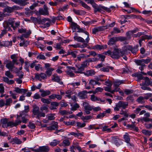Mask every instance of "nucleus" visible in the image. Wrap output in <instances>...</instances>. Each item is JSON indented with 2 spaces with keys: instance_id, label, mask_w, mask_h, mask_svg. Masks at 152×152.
<instances>
[{
  "instance_id": "obj_1",
  "label": "nucleus",
  "mask_w": 152,
  "mask_h": 152,
  "mask_svg": "<svg viewBox=\"0 0 152 152\" xmlns=\"http://www.w3.org/2000/svg\"><path fill=\"white\" fill-rule=\"evenodd\" d=\"M15 21L14 19L10 18L8 20L5 21L3 23V26L4 28L9 31H12L11 27H12L14 30H15L20 25V22H17L15 23V26L14 24Z\"/></svg>"
},
{
  "instance_id": "obj_2",
  "label": "nucleus",
  "mask_w": 152,
  "mask_h": 152,
  "mask_svg": "<svg viewBox=\"0 0 152 152\" xmlns=\"http://www.w3.org/2000/svg\"><path fill=\"white\" fill-rule=\"evenodd\" d=\"M123 51L119 48H115L114 50L111 52L110 50L104 52L103 54L110 56L112 58L117 59L120 57V55L123 54Z\"/></svg>"
},
{
  "instance_id": "obj_3",
  "label": "nucleus",
  "mask_w": 152,
  "mask_h": 152,
  "mask_svg": "<svg viewBox=\"0 0 152 152\" xmlns=\"http://www.w3.org/2000/svg\"><path fill=\"white\" fill-rule=\"evenodd\" d=\"M32 114L31 116L33 118L36 117L39 119L40 117H45V113L39 110V107L36 105L33 106Z\"/></svg>"
},
{
  "instance_id": "obj_4",
  "label": "nucleus",
  "mask_w": 152,
  "mask_h": 152,
  "mask_svg": "<svg viewBox=\"0 0 152 152\" xmlns=\"http://www.w3.org/2000/svg\"><path fill=\"white\" fill-rule=\"evenodd\" d=\"M128 106V104L127 102L119 101L115 104V106L114 109L115 111H118L120 108H122L123 109H125Z\"/></svg>"
},
{
  "instance_id": "obj_5",
  "label": "nucleus",
  "mask_w": 152,
  "mask_h": 152,
  "mask_svg": "<svg viewBox=\"0 0 152 152\" xmlns=\"http://www.w3.org/2000/svg\"><path fill=\"white\" fill-rule=\"evenodd\" d=\"M31 150L36 152H48L50 150V148L48 146H39L38 148L35 149L31 148Z\"/></svg>"
},
{
  "instance_id": "obj_6",
  "label": "nucleus",
  "mask_w": 152,
  "mask_h": 152,
  "mask_svg": "<svg viewBox=\"0 0 152 152\" xmlns=\"http://www.w3.org/2000/svg\"><path fill=\"white\" fill-rule=\"evenodd\" d=\"M23 115L26 116L28 115L27 114V113L24 110L20 112L19 115H17L16 119L15 120V121L18 125L20 124L21 123L22 121L20 120V117H22Z\"/></svg>"
},
{
  "instance_id": "obj_7",
  "label": "nucleus",
  "mask_w": 152,
  "mask_h": 152,
  "mask_svg": "<svg viewBox=\"0 0 152 152\" xmlns=\"http://www.w3.org/2000/svg\"><path fill=\"white\" fill-rule=\"evenodd\" d=\"M94 8V13H96L97 12H101L102 11V6L101 5H98L96 4L94 1L91 5Z\"/></svg>"
},
{
  "instance_id": "obj_8",
  "label": "nucleus",
  "mask_w": 152,
  "mask_h": 152,
  "mask_svg": "<svg viewBox=\"0 0 152 152\" xmlns=\"http://www.w3.org/2000/svg\"><path fill=\"white\" fill-rule=\"evenodd\" d=\"M52 80L58 83L60 85H63V82L61 81L59 76L56 74H54L52 76Z\"/></svg>"
},
{
  "instance_id": "obj_9",
  "label": "nucleus",
  "mask_w": 152,
  "mask_h": 152,
  "mask_svg": "<svg viewBox=\"0 0 152 152\" xmlns=\"http://www.w3.org/2000/svg\"><path fill=\"white\" fill-rule=\"evenodd\" d=\"M39 12L41 15H48L49 14L48 8L45 5L44 6V9L40 8L39 10Z\"/></svg>"
},
{
  "instance_id": "obj_10",
  "label": "nucleus",
  "mask_w": 152,
  "mask_h": 152,
  "mask_svg": "<svg viewBox=\"0 0 152 152\" xmlns=\"http://www.w3.org/2000/svg\"><path fill=\"white\" fill-rule=\"evenodd\" d=\"M107 26H99L95 28L92 29V33L95 34L96 33L99 31H102L104 29H107V27L105 28Z\"/></svg>"
},
{
  "instance_id": "obj_11",
  "label": "nucleus",
  "mask_w": 152,
  "mask_h": 152,
  "mask_svg": "<svg viewBox=\"0 0 152 152\" xmlns=\"http://www.w3.org/2000/svg\"><path fill=\"white\" fill-rule=\"evenodd\" d=\"M138 31V29H135L133 30H131L128 31L126 33V38L127 39H130L131 38V36H133V34L136 33Z\"/></svg>"
},
{
  "instance_id": "obj_12",
  "label": "nucleus",
  "mask_w": 152,
  "mask_h": 152,
  "mask_svg": "<svg viewBox=\"0 0 152 152\" xmlns=\"http://www.w3.org/2000/svg\"><path fill=\"white\" fill-rule=\"evenodd\" d=\"M138 46L136 45L133 48L130 46H127L126 47V49L131 51V52L133 54H135L136 52L138 50Z\"/></svg>"
},
{
  "instance_id": "obj_13",
  "label": "nucleus",
  "mask_w": 152,
  "mask_h": 152,
  "mask_svg": "<svg viewBox=\"0 0 152 152\" xmlns=\"http://www.w3.org/2000/svg\"><path fill=\"white\" fill-rule=\"evenodd\" d=\"M144 116L145 117H142L140 119V121H144L145 122L149 121L150 119H151L149 118V117H150V113H146V112L144 114Z\"/></svg>"
},
{
  "instance_id": "obj_14",
  "label": "nucleus",
  "mask_w": 152,
  "mask_h": 152,
  "mask_svg": "<svg viewBox=\"0 0 152 152\" xmlns=\"http://www.w3.org/2000/svg\"><path fill=\"white\" fill-rule=\"evenodd\" d=\"M18 125L15 121H9L7 124H2V126L4 128L7 127L8 126L13 127L16 126Z\"/></svg>"
},
{
  "instance_id": "obj_15",
  "label": "nucleus",
  "mask_w": 152,
  "mask_h": 152,
  "mask_svg": "<svg viewBox=\"0 0 152 152\" xmlns=\"http://www.w3.org/2000/svg\"><path fill=\"white\" fill-rule=\"evenodd\" d=\"M90 99L93 102L97 101L99 103L102 102L103 103H104L105 102V100H102L100 98H98L93 94L91 95Z\"/></svg>"
},
{
  "instance_id": "obj_16",
  "label": "nucleus",
  "mask_w": 152,
  "mask_h": 152,
  "mask_svg": "<svg viewBox=\"0 0 152 152\" xmlns=\"http://www.w3.org/2000/svg\"><path fill=\"white\" fill-rule=\"evenodd\" d=\"M99 80V78H97L96 80L92 79H91L89 80V84L93 86L96 85H99L100 83L98 82Z\"/></svg>"
},
{
  "instance_id": "obj_17",
  "label": "nucleus",
  "mask_w": 152,
  "mask_h": 152,
  "mask_svg": "<svg viewBox=\"0 0 152 152\" xmlns=\"http://www.w3.org/2000/svg\"><path fill=\"white\" fill-rule=\"evenodd\" d=\"M124 31L123 29L120 30L118 28L115 27L113 28V30L110 33L111 35H113L114 34H117L121 32L123 33Z\"/></svg>"
},
{
  "instance_id": "obj_18",
  "label": "nucleus",
  "mask_w": 152,
  "mask_h": 152,
  "mask_svg": "<svg viewBox=\"0 0 152 152\" xmlns=\"http://www.w3.org/2000/svg\"><path fill=\"white\" fill-rule=\"evenodd\" d=\"M76 66L77 69H76V71H75V73L80 74L83 73L84 72H83L84 71V69L81 65L80 66V65H76Z\"/></svg>"
},
{
  "instance_id": "obj_19",
  "label": "nucleus",
  "mask_w": 152,
  "mask_h": 152,
  "mask_svg": "<svg viewBox=\"0 0 152 152\" xmlns=\"http://www.w3.org/2000/svg\"><path fill=\"white\" fill-rule=\"evenodd\" d=\"M87 91L86 90L83 91L78 93L79 97L82 99H84L87 98Z\"/></svg>"
},
{
  "instance_id": "obj_20",
  "label": "nucleus",
  "mask_w": 152,
  "mask_h": 152,
  "mask_svg": "<svg viewBox=\"0 0 152 152\" xmlns=\"http://www.w3.org/2000/svg\"><path fill=\"white\" fill-rule=\"evenodd\" d=\"M117 41H118L117 37H113L110 39L107 44L110 45H112L114 44Z\"/></svg>"
},
{
  "instance_id": "obj_21",
  "label": "nucleus",
  "mask_w": 152,
  "mask_h": 152,
  "mask_svg": "<svg viewBox=\"0 0 152 152\" xmlns=\"http://www.w3.org/2000/svg\"><path fill=\"white\" fill-rule=\"evenodd\" d=\"M58 123L57 122H55L53 124L47 127V129L49 130H54L57 129L58 127Z\"/></svg>"
},
{
  "instance_id": "obj_22",
  "label": "nucleus",
  "mask_w": 152,
  "mask_h": 152,
  "mask_svg": "<svg viewBox=\"0 0 152 152\" xmlns=\"http://www.w3.org/2000/svg\"><path fill=\"white\" fill-rule=\"evenodd\" d=\"M107 48V45H96L94 46L92 48L93 49H97L99 50H101L106 49Z\"/></svg>"
},
{
  "instance_id": "obj_23",
  "label": "nucleus",
  "mask_w": 152,
  "mask_h": 152,
  "mask_svg": "<svg viewBox=\"0 0 152 152\" xmlns=\"http://www.w3.org/2000/svg\"><path fill=\"white\" fill-rule=\"evenodd\" d=\"M77 132L76 133L71 132L69 133V134H68L69 135H72L74 136L75 137H78L79 136H83L84 133L82 132L81 133H80L78 132L79 131L78 130H76Z\"/></svg>"
},
{
  "instance_id": "obj_24",
  "label": "nucleus",
  "mask_w": 152,
  "mask_h": 152,
  "mask_svg": "<svg viewBox=\"0 0 152 152\" xmlns=\"http://www.w3.org/2000/svg\"><path fill=\"white\" fill-rule=\"evenodd\" d=\"M75 34L76 36H75L74 37V38L75 40H76L78 42H80L83 43L84 42H85L84 39L83 38L77 36V34L76 33H75Z\"/></svg>"
},
{
  "instance_id": "obj_25",
  "label": "nucleus",
  "mask_w": 152,
  "mask_h": 152,
  "mask_svg": "<svg viewBox=\"0 0 152 152\" xmlns=\"http://www.w3.org/2000/svg\"><path fill=\"white\" fill-rule=\"evenodd\" d=\"M83 106L85 110H92L93 107H91L88 103L86 102H84L83 103Z\"/></svg>"
},
{
  "instance_id": "obj_26",
  "label": "nucleus",
  "mask_w": 152,
  "mask_h": 152,
  "mask_svg": "<svg viewBox=\"0 0 152 152\" xmlns=\"http://www.w3.org/2000/svg\"><path fill=\"white\" fill-rule=\"evenodd\" d=\"M114 68L113 67L107 66H106L105 67H103L100 69L101 71L104 72H109L110 69L111 70H113Z\"/></svg>"
},
{
  "instance_id": "obj_27",
  "label": "nucleus",
  "mask_w": 152,
  "mask_h": 152,
  "mask_svg": "<svg viewBox=\"0 0 152 152\" xmlns=\"http://www.w3.org/2000/svg\"><path fill=\"white\" fill-rule=\"evenodd\" d=\"M6 67L12 71L13 68L14 67V64H13L11 61H8L6 64Z\"/></svg>"
},
{
  "instance_id": "obj_28",
  "label": "nucleus",
  "mask_w": 152,
  "mask_h": 152,
  "mask_svg": "<svg viewBox=\"0 0 152 152\" xmlns=\"http://www.w3.org/2000/svg\"><path fill=\"white\" fill-rule=\"evenodd\" d=\"M124 80H116L113 82V85L114 86L119 87V86L121 84L124 83Z\"/></svg>"
},
{
  "instance_id": "obj_29",
  "label": "nucleus",
  "mask_w": 152,
  "mask_h": 152,
  "mask_svg": "<svg viewBox=\"0 0 152 152\" xmlns=\"http://www.w3.org/2000/svg\"><path fill=\"white\" fill-rule=\"evenodd\" d=\"M40 92L42 93L41 94V96L43 97H45L47 95H49L50 94V92L49 90L47 91H41L40 90Z\"/></svg>"
},
{
  "instance_id": "obj_30",
  "label": "nucleus",
  "mask_w": 152,
  "mask_h": 152,
  "mask_svg": "<svg viewBox=\"0 0 152 152\" xmlns=\"http://www.w3.org/2000/svg\"><path fill=\"white\" fill-rule=\"evenodd\" d=\"M71 26L72 29L73 30V32L76 31V28L78 27L77 24L74 22H72L71 23Z\"/></svg>"
},
{
  "instance_id": "obj_31",
  "label": "nucleus",
  "mask_w": 152,
  "mask_h": 152,
  "mask_svg": "<svg viewBox=\"0 0 152 152\" xmlns=\"http://www.w3.org/2000/svg\"><path fill=\"white\" fill-rule=\"evenodd\" d=\"M54 70V69L51 68H47L45 73L48 76H50L52 74V72Z\"/></svg>"
},
{
  "instance_id": "obj_32",
  "label": "nucleus",
  "mask_w": 152,
  "mask_h": 152,
  "mask_svg": "<svg viewBox=\"0 0 152 152\" xmlns=\"http://www.w3.org/2000/svg\"><path fill=\"white\" fill-rule=\"evenodd\" d=\"M136 101L139 103L143 104L145 102V99L143 96H140L136 99Z\"/></svg>"
},
{
  "instance_id": "obj_33",
  "label": "nucleus",
  "mask_w": 152,
  "mask_h": 152,
  "mask_svg": "<svg viewBox=\"0 0 152 152\" xmlns=\"http://www.w3.org/2000/svg\"><path fill=\"white\" fill-rule=\"evenodd\" d=\"M83 74L86 75L87 76H92L95 74L94 71L93 70H88L86 72H84Z\"/></svg>"
},
{
  "instance_id": "obj_34",
  "label": "nucleus",
  "mask_w": 152,
  "mask_h": 152,
  "mask_svg": "<svg viewBox=\"0 0 152 152\" xmlns=\"http://www.w3.org/2000/svg\"><path fill=\"white\" fill-rule=\"evenodd\" d=\"M143 59L137 60L134 61L135 63L138 66H145L143 62Z\"/></svg>"
},
{
  "instance_id": "obj_35",
  "label": "nucleus",
  "mask_w": 152,
  "mask_h": 152,
  "mask_svg": "<svg viewBox=\"0 0 152 152\" xmlns=\"http://www.w3.org/2000/svg\"><path fill=\"white\" fill-rule=\"evenodd\" d=\"M141 37V39L142 41L145 39H152V35H143Z\"/></svg>"
},
{
  "instance_id": "obj_36",
  "label": "nucleus",
  "mask_w": 152,
  "mask_h": 152,
  "mask_svg": "<svg viewBox=\"0 0 152 152\" xmlns=\"http://www.w3.org/2000/svg\"><path fill=\"white\" fill-rule=\"evenodd\" d=\"M140 86H141V88L144 90H147L148 91H151V89L147 87V86L145 84V83H142L140 84Z\"/></svg>"
},
{
  "instance_id": "obj_37",
  "label": "nucleus",
  "mask_w": 152,
  "mask_h": 152,
  "mask_svg": "<svg viewBox=\"0 0 152 152\" xmlns=\"http://www.w3.org/2000/svg\"><path fill=\"white\" fill-rule=\"evenodd\" d=\"M105 58V56L104 55H102L100 54L97 55V57H96L97 61H98L99 59L101 58V61H104V59Z\"/></svg>"
},
{
  "instance_id": "obj_38",
  "label": "nucleus",
  "mask_w": 152,
  "mask_h": 152,
  "mask_svg": "<svg viewBox=\"0 0 152 152\" xmlns=\"http://www.w3.org/2000/svg\"><path fill=\"white\" fill-rule=\"evenodd\" d=\"M124 138L126 142L127 143H129L130 141V138L127 133H126V134L124 135Z\"/></svg>"
},
{
  "instance_id": "obj_39",
  "label": "nucleus",
  "mask_w": 152,
  "mask_h": 152,
  "mask_svg": "<svg viewBox=\"0 0 152 152\" xmlns=\"http://www.w3.org/2000/svg\"><path fill=\"white\" fill-rule=\"evenodd\" d=\"M65 97L68 98L69 99L71 98V95L72 94V92L70 90H69L66 91L65 93Z\"/></svg>"
},
{
  "instance_id": "obj_40",
  "label": "nucleus",
  "mask_w": 152,
  "mask_h": 152,
  "mask_svg": "<svg viewBox=\"0 0 152 152\" xmlns=\"http://www.w3.org/2000/svg\"><path fill=\"white\" fill-rule=\"evenodd\" d=\"M59 142V141L55 139L53 140V141L50 143V145L52 146H54L58 144Z\"/></svg>"
},
{
  "instance_id": "obj_41",
  "label": "nucleus",
  "mask_w": 152,
  "mask_h": 152,
  "mask_svg": "<svg viewBox=\"0 0 152 152\" xmlns=\"http://www.w3.org/2000/svg\"><path fill=\"white\" fill-rule=\"evenodd\" d=\"M80 3L81 4L82 6L87 9L90 10H91V7L88 6L83 1H80Z\"/></svg>"
},
{
  "instance_id": "obj_42",
  "label": "nucleus",
  "mask_w": 152,
  "mask_h": 152,
  "mask_svg": "<svg viewBox=\"0 0 152 152\" xmlns=\"http://www.w3.org/2000/svg\"><path fill=\"white\" fill-rule=\"evenodd\" d=\"M142 132L143 134L146 136H150L151 134V131L148 130L143 129L142 130Z\"/></svg>"
},
{
  "instance_id": "obj_43",
  "label": "nucleus",
  "mask_w": 152,
  "mask_h": 152,
  "mask_svg": "<svg viewBox=\"0 0 152 152\" xmlns=\"http://www.w3.org/2000/svg\"><path fill=\"white\" fill-rule=\"evenodd\" d=\"M5 75L10 78L13 77V75L10 72V71H6L5 72Z\"/></svg>"
},
{
  "instance_id": "obj_44",
  "label": "nucleus",
  "mask_w": 152,
  "mask_h": 152,
  "mask_svg": "<svg viewBox=\"0 0 152 152\" xmlns=\"http://www.w3.org/2000/svg\"><path fill=\"white\" fill-rule=\"evenodd\" d=\"M12 142H13V143H15L18 144H20L22 142L17 137H15L13 139Z\"/></svg>"
},
{
  "instance_id": "obj_45",
  "label": "nucleus",
  "mask_w": 152,
  "mask_h": 152,
  "mask_svg": "<svg viewBox=\"0 0 152 152\" xmlns=\"http://www.w3.org/2000/svg\"><path fill=\"white\" fill-rule=\"evenodd\" d=\"M71 106H72L71 108V110L72 111H75L77 110V109L78 108L79 106L77 103H75L73 106L72 104Z\"/></svg>"
},
{
  "instance_id": "obj_46",
  "label": "nucleus",
  "mask_w": 152,
  "mask_h": 152,
  "mask_svg": "<svg viewBox=\"0 0 152 152\" xmlns=\"http://www.w3.org/2000/svg\"><path fill=\"white\" fill-rule=\"evenodd\" d=\"M12 100L11 98H9L6 99L5 105L6 106H10V104L12 103Z\"/></svg>"
},
{
  "instance_id": "obj_47",
  "label": "nucleus",
  "mask_w": 152,
  "mask_h": 152,
  "mask_svg": "<svg viewBox=\"0 0 152 152\" xmlns=\"http://www.w3.org/2000/svg\"><path fill=\"white\" fill-rule=\"evenodd\" d=\"M66 74L71 77H75V74L71 70H67L66 71Z\"/></svg>"
},
{
  "instance_id": "obj_48",
  "label": "nucleus",
  "mask_w": 152,
  "mask_h": 152,
  "mask_svg": "<svg viewBox=\"0 0 152 152\" xmlns=\"http://www.w3.org/2000/svg\"><path fill=\"white\" fill-rule=\"evenodd\" d=\"M55 115L53 114H49L47 115L48 119L49 120H52L55 119Z\"/></svg>"
},
{
  "instance_id": "obj_49",
  "label": "nucleus",
  "mask_w": 152,
  "mask_h": 152,
  "mask_svg": "<svg viewBox=\"0 0 152 152\" xmlns=\"http://www.w3.org/2000/svg\"><path fill=\"white\" fill-rule=\"evenodd\" d=\"M41 101L44 103L48 104L50 102V100L49 99L41 98Z\"/></svg>"
},
{
  "instance_id": "obj_50",
  "label": "nucleus",
  "mask_w": 152,
  "mask_h": 152,
  "mask_svg": "<svg viewBox=\"0 0 152 152\" xmlns=\"http://www.w3.org/2000/svg\"><path fill=\"white\" fill-rule=\"evenodd\" d=\"M74 149H77L79 152H84L85 151L84 150H82L81 148L78 145H76L73 146Z\"/></svg>"
},
{
  "instance_id": "obj_51",
  "label": "nucleus",
  "mask_w": 152,
  "mask_h": 152,
  "mask_svg": "<svg viewBox=\"0 0 152 152\" xmlns=\"http://www.w3.org/2000/svg\"><path fill=\"white\" fill-rule=\"evenodd\" d=\"M40 110L42 111L45 110L46 113H48V107L47 106L45 105H42L40 107Z\"/></svg>"
},
{
  "instance_id": "obj_52",
  "label": "nucleus",
  "mask_w": 152,
  "mask_h": 152,
  "mask_svg": "<svg viewBox=\"0 0 152 152\" xmlns=\"http://www.w3.org/2000/svg\"><path fill=\"white\" fill-rule=\"evenodd\" d=\"M120 114L124 115V116L127 117L128 116V114L127 113V110H121L120 113Z\"/></svg>"
},
{
  "instance_id": "obj_53",
  "label": "nucleus",
  "mask_w": 152,
  "mask_h": 152,
  "mask_svg": "<svg viewBox=\"0 0 152 152\" xmlns=\"http://www.w3.org/2000/svg\"><path fill=\"white\" fill-rule=\"evenodd\" d=\"M118 41H121V42L124 41L127 39L126 37H124L122 36H119L117 37Z\"/></svg>"
},
{
  "instance_id": "obj_54",
  "label": "nucleus",
  "mask_w": 152,
  "mask_h": 152,
  "mask_svg": "<svg viewBox=\"0 0 152 152\" xmlns=\"http://www.w3.org/2000/svg\"><path fill=\"white\" fill-rule=\"evenodd\" d=\"M75 121H64V124L67 126L69 125H73L75 124Z\"/></svg>"
},
{
  "instance_id": "obj_55",
  "label": "nucleus",
  "mask_w": 152,
  "mask_h": 152,
  "mask_svg": "<svg viewBox=\"0 0 152 152\" xmlns=\"http://www.w3.org/2000/svg\"><path fill=\"white\" fill-rule=\"evenodd\" d=\"M144 34V32H138L137 34H133V36L132 37H139L140 36L143 35Z\"/></svg>"
},
{
  "instance_id": "obj_56",
  "label": "nucleus",
  "mask_w": 152,
  "mask_h": 152,
  "mask_svg": "<svg viewBox=\"0 0 152 152\" xmlns=\"http://www.w3.org/2000/svg\"><path fill=\"white\" fill-rule=\"evenodd\" d=\"M145 78L143 80H145V82L144 83H145V84L146 85H149L150 84V80L149 79V78L146 77H145Z\"/></svg>"
},
{
  "instance_id": "obj_57",
  "label": "nucleus",
  "mask_w": 152,
  "mask_h": 152,
  "mask_svg": "<svg viewBox=\"0 0 152 152\" xmlns=\"http://www.w3.org/2000/svg\"><path fill=\"white\" fill-rule=\"evenodd\" d=\"M86 60L88 63H89V62L97 61L96 57H94L93 58H89Z\"/></svg>"
},
{
  "instance_id": "obj_58",
  "label": "nucleus",
  "mask_w": 152,
  "mask_h": 152,
  "mask_svg": "<svg viewBox=\"0 0 152 152\" xmlns=\"http://www.w3.org/2000/svg\"><path fill=\"white\" fill-rule=\"evenodd\" d=\"M89 65V63H88V61L87 60H85L83 61L82 64H81V65L82 66V67L84 69V68L87 66V65Z\"/></svg>"
},
{
  "instance_id": "obj_59",
  "label": "nucleus",
  "mask_w": 152,
  "mask_h": 152,
  "mask_svg": "<svg viewBox=\"0 0 152 152\" xmlns=\"http://www.w3.org/2000/svg\"><path fill=\"white\" fill-rule=\"evenodd\" d=\"M112 84V82L108 80L105 82L104 84L108 86L111 87Z\"/></svg>"
},
{
  "instance_id": "obj_60",
  "label": "nucleus",
  "mask_w": 152,
  "mask_h": 152,
  "mask_svg": "<svg viewBox=\"0 0 152 152\" xmlns=\"http://www.w3.org/2000/svg\"><path fill=\"white\" fill-rule=\"evenodd\" d=\"M28 126L31 129H34L36 127L35 124L30 122H29Z\"/></svg>"
},
{
  "instance_id": "obj_61",
  "label": "nucleus",
  "mask_w": 152,
  "mask_h": 152,
  "mask_svg": "<svg viewBox=\"0 0 152 152\" xmlns=\"http://www.w3.org/2000/svg\"><path fill=\"white\" fill-rule=\"evenodd\" d=\"M77 126L78 127L82 128L86 126V124L85 123H82L80 122H77Z\"/></svg>"
},
{
  "instance_id": "obj_62",
  "label": "nucleus",
  "mask_w": 152,
  "mask_h": 152,
  "mask_svg": "<svg viewBox=\"0 0 152 152\" xmlns=\"http://www.w3.org/2000/svg\"><path fill=\"white\" fill-rule=\"evenodd\" d=\"M9 93L10 94V96H11L13 99H16V94L15 93H13L12 91H9Z\"/></svg>"
},
{
  "instance_id": "obj_63",
  "label": "nucleus",
  "mask_w": 152,
  "mask_h": 152,
  "mask_svg": "<svg viewBox=\"0 0 152 152\" xmlns=\"http://www.w3.org/2000/svg\"><path fill=\"white\" fill-rule=\"evenodd\" d=\"M71 55L72 56L74 57L75 58L76 57V55L73 51H68L67 54V55Z\"/></svg>"
},
{
  "instance_id": "obj_64",
  "label": "nucleus",
  "mask_w": 152,
  "mask_h": 152,
  "mask_svg": "<svg viewBox=\"0 0 152 152\" xmlns=\"http://www.w3.org/2000/svg\"><path fill=\"white\" fill-rule=\"evenodd\" d=\"M78 31H77L78 32H83L85 33L86 34L88 35V32L87 31L84 30L82 28H80L79 27L77 28Z\"/></svg>"
}]
</instances>
